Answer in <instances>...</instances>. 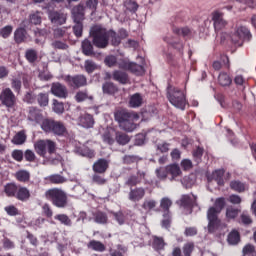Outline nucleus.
Instances as JSON below:
<instances>
[{
	"label": "nucleus",
	"mask_w": 256,
	"mask_h": 256,
	"mask_svg": "<svg viewBox=\"0 0 256 256\" xmlns=\"http://www.w3.org/2000/svg\"><path fill=\"white\" fill-rule=\"evenodd\" d=\"M137 119L139 118H131L126 120V122L120 125L121 129H123V131H127L128 133L135 131L137 129V124H135V121H137Z\"/></svg>",
	"instance_id": "4c0bfd02"
},
{
	"label": "nucleus",
	"mask_w": 256,
	"mask_h": 256,
	"mask_svg": "<svg viewBox=\"0 0 256 256\" xmlns=\"http://www.w3.org/2000/svg\"><path fill=\"white\" fill-rule=\"evenodd\" d=\"M172 31L175 35H179L184 39H189L193 35V30H191V28L189 27H182V28L173 27Z\"/></svg>",
	"instance_id": "c85d7f7f"
},
{
	"label": "nucleus",
	"mask_w": 256,
	"mask_h": 256,
	"mask_svg": "<svg viewBox=\"0 0 256 256\" xmlns=\"http://www.w3.org/2000/svg\"><path fill=\"white\" fill-rule=\"evenodd\" d=\"M34 149L39 157H47V152L49 155H53L57 152V144L49 139L38 140L34 143Z\"/></svg>",
	"instance_id": "39448f33"
},
{
	"label": "nucleus",
	"mask_w": 256,
	"mask_h": 256,
	"mask_svg": "<svg viewBox=\"0 0 256 256\" xmlns=\"http://www.w3.org/2000/svg\"><path fill=\"white\" fill-rule=\"evenodd\" d=\"M114 119L119 125H122V123L129 121V119H139V116L127 110H118L114 113Z\"/></svg>",
	"instance_id": "ddd939ff"
},
{
	"label": "nucleus",
	"mask_w": 256,
	"mask_h": 256,
	"mask_svg": "<svg viewBox=\"0 0 256 256\" xmlns=\"http://www.w3.org/2000/svg\"><path fill=\"white\" fill-rule=\"evenodd\" d=\"M51 93L55 97H59V99H67V96L69 95V92L67 91V86L55 82L51 86Z\"/></svg>",
	"instance_id": "2eb2a0df"
},
{
	"label": "nucleus",
	"mask_w": 256,
	"mask_h": 256,
	"mask_svg": "<svg viewBox=\"0 0 256 256\" xmlns=\"http://www.w3.org/2000/svg\"><path fill=\"white\" fill-rule=\"evenodd\" d=\"M133 62L129 61V59H120L119 62L117 63V66L122 69V71H129L131 68V65Z\"/></svg>",
	"instance_id": "052dcab7"
},
{
	"label": "nucleus",
	"mask_w": 256,
	"mask_h": 256,
	"mask_svg": "<svg viewBox=\"0 0 256 256\" xmlns=\"http://www.w3.org/2000/svg\"><path fill=\"white\" fill-rule=\"evenodd\" d=\"M229 245H239L241 243V234L237 230H232L227 237Z\"/></svg>",
	"instance_id": "c9c22d12"
},
{
	"label": "nucleus",
	"mask_w": 256,
	"mask_h": 256,
	"mask_svg": "<svg viewBox=\"0 0 256 256\" xmlns=\"http://www.w3.org/2000/svg\"><path fill=\"white\" fill-rule=\"evenodd\" d=\"M76 153L81 155V157H87L88 159H93L95 157V150L90 149L87 146L77 147Z\"/></svg>",
	"instance_id": "7c9ffc66"
},
{
	"label": "nucleus",
	"mask_w": 256,
	"mask_h": 256,
	"mask_svg": "<svg viewBox=\"0 0 256 256\" xmlns=\"http://www.w3.org/2000/svg\"><path fill=\"white\" fill-rule=\"evenodd\" d=\"M212 21L216 32L222 31L227 27V21L223 19V12L218 10L212 12Z\"/></svg>",
	"instance_id": "f8f14e48"
},
{
	"label": "nucleus",
	"mask_w": 256,
	"mask_h": 256,
	"mask_svg": "<svg viewBox=\"0 0 256 256\" xmlns=\"http://www.w3.org/2000/svg\"><path fill=\"white\" fill-rule=\"evenodd\" d=\"M47 181L52 183V185H62V183H65L67 179L60 174H52L47 177Z\"/></svg>",
	"instance_id": "37998d69"
},
{
	"label": "nucleus",
	"mask_w": 256,
	"mask_h": 256,
	"mask_svg": "<svg viewBox=\"0 0 256 256\" xmlns=\"http://www.w3.org/2000/svg\"><path fill=\"white\" fill-rule=\"evenodd\" d=\"M54 219L56 221H59L62 225H65L66 227H71V225H73V221H71V218H69L67 214L55 215Z\"/></svg>",
	"instance_id": "49530a36"
},
{
	"label": "nucleus",
	"mask_w": 256,
	"mask_h": 256,
	"mask_svg": "<svg viewBox=\"0 0 256 256\" xmlns=\"http://www.w3.org/2000/svg\"><path fill=\"white\" fill-rule=\"evenodd\" d=\"M103 93L107 95H113L117 93V86L113 82H105L102 86Z\"/></svg>",
	"instance_id": "3c124183"
},
{
	"label": "nucleus",
	"mask_w": 256,
	"mask_h": 256,
	"mask_svg": "<svg viewBox=\"0 0 256 256\" xmlns=\"http://www.w3.org/2000/svg\"><path fill=\"white\" fill-rule=\"evenodd\" d=\"M108 39H111V45H113V47H119V45H121V37L113 30L108 31Z\"/></svg>",
	"instance_id": "a18cd8bd"
},
{
	"label": "nucleus",
	"mask_w": 256,
	"mask_h": 256,
	"mask_svg": "<svg viewBox=\"0 0 256 256\" xmlns=\"http://www.w3.org/2000/svg\"><path fill=\"white\" fill-rule=\"evenodd\" d=\"M165 245H167V243H165V239H163V237H152V248L154 249V251H163L165 249Z\"/></svg>",
	"instance_id": "c756f323"
},
{
	"label": "nucleus",
	"mask_w": 256,
	"mask_h": 256,
	"mask_svg": "<svg viewBox=\"0 0 256 256\" xmlns=\"http://www.w3.org/2000/svg\"><path fill=\"white\" fill-rule=\"evenodd\" d=\"M208 219V232L215 233L221 225V220L219 219V211L215 207H210L207 211Z\"/></svg>",
	"instance_id": "6e6552de"
},
{
	"label": "nucleus",
	"mask_w": 256,
	"mask_h": 256,
	"mask_svg": "<svg viewBox=\"0 0 256 256\" xmlns=\"http://www.w3.org/2000/svg\"><path fill=\"white\" fill-rule=\"evenodd\" d=\"M52 109L54 113H57L58 115H61L65 111V105L63 102H59L57 99L53 100Z\"/></svg>",
	"instance_id": "4d7b16f0"
},
{
	"label": "nucleus",
	"mask_w": 256,
	"mask_h": 256,
	"mask_svg": "<svg viewBox=\"0 0 256 256\" xmlns=\"http://www.w3.org/2000/svg\"><path fill=\"white\" fill-rule=\"evenodd\" d=\"M102 141L103 143H106L107 145H113L115 143V138L113 137V133L111 131L106 130L102 134Z\"/></svg>",
	"instance_id": "6e6d98bb"
},
{
	"label": "nucleus",
	"mask_w": 256,
	"mask_h": 256,
	"mask_svg": "<svg viewBox=\"0 0 256 256\" xmlns=\"http://www.w3.org/2000/svg\"><path fill=\"white\" fill-rule=\"evenodd\" d=\"M64 80L71 89H81V87H87V76L83 74H76L74 76L67 75L65 76Z\"/></svg>",
	"instance_id": "1a4fd4ad"
},
{
	"label": "nucleus",
	"mask_w": 256,
	"mask_h": 256,
	"mask_svg": "<svg viewBox=\"0 0 256 256\" xmlns=\"http://www.w3.org/2000/svg\"><path fill=\"white\" fill-rule=\"evenodd\" d=\"M115 141L118 143V145H127V143L131 141V138H129V135L123 132H116Z\"/></svg>",
	"instance_id": "c03bdc74"
},
{
	"label": "nucleus",
	"mask_w": 256,
	"mask_h": 256,
	"mask_svg": "<svg viewBox=\"0 0 256 256\" xmlns=\"http://www.w3.org/2000/svg\"><path fill=\"white\" fill-rule=\"evenodd\" d=\"M24 159L28 163H35V161H37V156L35 155V152H33V150L27 149L24 152Z\"/></svg>",
	"instance_id": "e2e57ef3"
},
{
	"label": "nucleus",
	"mask_w": 256,
	"mask_h": 256,
	"mask_svg": "<svg viewBox=\"0 0 256 256\" xmlns=\"http://www.w3.org/2000/svg\"><path fill=\"white\" fill-rule=\"evenodd\" d=\"M92 183H95L96 185H106L107 179L105 177V174L95 173L92 175Z\"/></svg>",
	"instance_id": "603ef678"
},
{
	"label": "nucleus",
	"mask_w": 256,
	"mask_h": 256,
	"mask_svg": "<svg viewBox=\"0 0 256 256\" xmlns=\"http://www.w3.org/2000/svg\"><path fill=\"white\" fill-rule=\"evenodd\" d=\"M128 71H130V73H133V75H137L138 77L145 75V68L134 62H132V65L130 66Z\"/></svg>",
	"instance_id": "79ce46f5"
},
{
	"label": "nucleus",
	"mask_w": 256,
	"mask_h": 256,
	"mask_svg": "<svg viewBox=\"0 0 256 256\" xmlns=\"http://www.w3.org/2000/svg\"><path fill=\"white\" fill-rule=\"evenodd\" d=\"M146 176H147V173H145L144 171L138 170L137 175H131L128 177V179L125 182V185H127V187H130V189L133 187H137V185H141V183L143 182V179H145Z\"/></svg>",
	"instance_id": "4468645a"
},
{
	"label": "nucleus",
	"mask_w": 256,
	"mask_h": 256,
	"mask_svg": "<svg viewBox=\"0 0 256 256\" xmlns=\"http://www.w3.org/2000/svg\"><path fill=\"white\" fill-rule=\"evenodd\" d=\"M145 193L146 191L143 187L130 188L128 199L132 203H139L145 197Z\"/></svg>",
	"instance_id": "dca6fc26"
},
{
	"label": "nucleus",
	"mask_w": 256,
	"mask_h": 256,
	"mask_svg": "<svg viewBox=\"0 0 256 256\" xmlns=\"http://www.w3.org/2000/svg\"><path fill=\"white\" fill-rule=\"evenodd\" d=\"M155 173H156V177H158V179H160V181H165V179H167V175H169L167 172V167L157 168Z\"/></svg>",
	"instance_id": "338daca9"
},
{
	"label": "nucleus",
	"mask_w": 256,
	"mask_h": 256,
	"mask_svg": "<svg viewBox=\"0 0 256 256\" xmlns=\"http://www.w3.org/2000/svg\"><path fill=\"white\" fill-rule=\"evenodd\" d=\"M167 99L177 109H181V111H185V107L189 105L187 101V94L177 87H168L167 91Z\"/></svg>",
	"instance_id": "7ed1b4c3"
},
{
	"label": "nucleus",
	"mask_w": 256,
	"mask_h": 256,
	"mask_svg": "<svg viewBox=\"0 0 256 256\" xmlns=\"http://www.w3.org/2000/svg\"><path fill=\"white\" fill-rule=\"evenodd\" d=\"M166 170L168 175H171L170 181H175L177 177H181L182 175L181 168L177 164H170L166 166Z\"/></svg>",
	"instance_id": "a878e982"
},
{
	"label": "nucleus",
	"mask_w": 256,
	"mask_h": 256,
	"mask_svg": "<svg viewBox=\"0 0 256 256\" xmlns=\"http://www.w3.org/2000/svg\"><path fill=\"white\" fill-rule=\"evenodd\" d=\"M73 33L75 37H83V22H74Z\"/></svg>",
	"instance_id": "0e129e2a"
},
{
	"label": "nucleus",
	"mask_w": 256,
	"mask_h": 256,
	"mask_svg": "<svg viewBox=\"0 0 256 256\" xmlns=\"http://www.w3.org/2000/svg\"><path fill=\"white\" fill-rule=\"evenodd\" d=\"M93 219L95 223L98 225H105L109 221V217H107V213L102 211H96L92 213Z\"/></svg>",
	"instance_id": "2f4dec72"
},
{
	"label": "nucleus",
	"mask_w": 256,
	"mask_h": 256,
	"mask_svg": "<svg viewBox=\"0 0 256 256\" xmlns=\"http://www.w3.org/2000/svg\"><path fill=\"white\" fill-rule=\"evenodd\" d=\"M218 83L221 85V87H229L231 83H233V80L231 79V76L225 72H221L218 76Z\"/></svg>",
	"instance_id": "ea45409f"
},
{
	"label": "nucleus",
	"mask_w": 256,
	"mask_h": 256,
	"mask_svg": "<svg viewBox=\"0 0 256 256\" xmlns=\"http://www.w3.org/2000/svg\"><path fill=\"white\" fill-rule=\"evenodd\" d=\"M90 35L92 43L98 49H106L109 46V31L105 28L96 25L91 28Z\"/></svg>",
	"instance_id": "20e7f679"
},
{
	"label": "nucleus",
	"mask_w": 256,
	"mask_h": 256,
	"mask_svg": "<svg viewBox=\"0 0 256 256\" xmlns=\"http://www.w3.org/2000/svg\"><path fill=\"white\" fill-rule=\"evenodd\" d=\"M48 18L54 25H65L67 23V14L59 11H49Z\"/></svg>",
	"instance_id": "f3484780"
},
{
	"label": "nucleus",
	"mask_w": 256,
	"mask_h": 256,
	"mask_svg": "<svg viewBox=\"0 0 256 256\" xmlns=\"http://www.w3.org/2000/svg\"><path fill=\"white\" fill-rule=\"evenodd\" d=\"M141 105H143V95H141V93H135L130 96L129 107L132 109H138Z\"/></svg>",
	"instance_id": "bb28decb"
},
{
	"label": "nucleus",
	"mask_w": 256,
	"mask_h": 256,
	"mask_svg": "<svg viewBox=\"0 0 256 256\" xmlns=\"http://www.w3.org/2000/svg\"><path fill=\"white\" fill-rule=\"evenodd\" d=\"M128 248L125 245L118 244L116 245V248H110L109 249V255L110 256H125V253H127Z\"/></svg>",
	"instance_id": "58836bf2"
},
{
	"label": "nucleus",
	"mask_w": 256,
	"mask_h": 256,
	"mask_svg": "<svg viewBox=\"0 0 256 256\" xmlns=\"http://www.w3.org/2000/svg\"><path fill=\"white\" fill-rule=\"evenodd\" d=\"M173 201L171 199L164 197L160 200V209L162 210L163 215L171 214V206Z\"/></svg>",
	"instance_id": "f704fd0d"
},
{
	"label": "nucleus",
	"mask_w": 256,
	"mask_h": 256,
	"mask_svg": "<svg viewBox=\"0 0 256 256\" xmlns=\"http://www.w3.org/2000/svg\"><path fill=\"white\" fill-rule=\"evenodd\" d=\"M165 43L173 47V49H176V51L180 52V55H183V42H181L179 39L173 37L172 35H168L164 37Z\"/></svg>",
	"instance_id": "aec40b11"
},
{
	"label": "nucleus",
	"mask_w": 256,
	"mask_h": 256,
	"mask_svg": "<svg viewBox=\"0 0 256 256\" xmlns=\"http://www.w3.org/2000/svg\"><path fill=\"white\" fill-rule=\"evenodd\" d=\"M112 79L120 85H127L129 83V74L123 70H114L112 72Z\"/></svg>",
	"instance_id": "412c9836"
},
{
	"label": "nucleus",
	"mask_w": 256,
	"mask_h": 256,
	"mask_svg": "<svg viewBox=\"0 0 256 256\" xmlns=\"http://www.w3.org/2000/svg\"><path fill=\"white\" fill-rule=\"evenodd\" d=\"M82 53H84L86 57H93V55H95V51H93V43L88 39H85L82 42Z\"/></svg>",
	"instance_id": "e433bc0d"
},
{
	"label": "nucleus",
	"mask_w": 256,
	"mask_h": 256,
	"mask_svg": "<svg viewBox=\"0 0 256 256\" xmlns=\"http://www.w3.org/2000/svg\"><path fill=\"white\" fill-rule=\"evenodd\" d=\"M180 207H183V209H189L190 211L197 205V196L184 194L181 196L179 201L177 202Z\"/></svg>",
	"instance_id": "9d476101"
},
{
	"label": "nucleus",
	"mask_w": 256,
	"mask_h": 256,
	"mask_svg": "<svg viewBox=\"0 0 256 256\" xmlns=\"http://www.w3.org/2000/svg\"><path fill=\"white\" fill-rule=\"evenodd\" d=\"M239 213H241V210L238 208H235L233 206H229L226 209V219H228L229 221H231V219H235Z\"/></svg>",
	"instance_id": "864d4df0"
},
{
	"label": "nucleus",
	"mask_w": 256,
	"mask_h": 256,
	"mask_svg": "<svg viewBox=\"0 0 256 256\" xmlns=\"http://www.w3.org/2000/svg\"><path fill=\"white\" fill-rule=\"evenodd\" d=\"M251 37V32L247 27L238 26L231 36V41L234 45L241 47L243 45V41H251Z\"/></svg>",
	"instance_id": "423d86ee"
},
{
	"label": "nucleus",
	"mask_w": 256,
	"mask_h": 256,
	"mask_svg": "<svg viewBox=\"0 0 256 256\" xmlns=\"http://www.w3.org/2000/svg\"><path fill=\"white\" fill-rule=\"evenodd\" d=\"M27 141V134L23 130L16 133V135L12 138L13 145H23Z\"/></svg>",
	"instance_id": "a19ab883"
},
{
	"label": "nucleus",
	"mask_w": 256,
	"mask_h": 256,
	"mask_svg": "<svg viewBox=\"0 0 256 256\" xmlns=\"http://www.w3.org/2000/svg\"><path fill=\"white\" fill-rule=\"evenodd\" d=\"M242 256H256L255 246L246 244L242 249Z\"/></svg>",
	"instance_id": "13d9d810"
},
{
	"label": "nucleus",
	"mask_w": 256,
	"mask_h": 256,
	"mask_svg": "<svg viewBox=\"0 0 256 256\" xmlns=\"http://www.w3.org/2000/svg\"><path fill=\"white\" fill-rule=\"evenodd\" d=\"M24 57L30 65H35L39 61V52L35 48H28L25 51Z\"/></svg>",
	"instance_id": "b1692460"
},
{
	"label": "nucleus",
	"mask_w": 256,
	"mask_h": 256,
	"mask_svg": "<svg viewBox=\"0 0 256 256\" xmlns=\"http://www.w3.org/2000/svg\"><path fill=\"white\" fill-rule=\"evenodd\" d=\"M23 82L21 81V76H15L11 79V87L15 91V93H21V87Z\"/></svg>",
	"instance_id": "8fccbe9b"
},
{
	"label": "nucleus",
	"mask_w": 256,
	"mask_h": 256,
	"mask_svg": "<svg viewBox=\"0 0 256 256\" xmlns=\"http://www.w3.org/2000/svg\"><path fill=\"white\" fill-rule=\"evenodd\" d=\"M14 177L19 181V183H29L31 173H29L27 170H19L15 173Z\"/></svg>",
	"instance_id": "72a5a7b5"
},
{
	"label": "nucleus",
	"mask_w": 256,
	"mask_h": 256,
	"mask_svg": "<svg viewBox=\"0 0 256 256\" xmlns=\"http://www.w3.org/2000/svg\"><path fill=\"white\" fill-rule=\"evenodd\" d=\"M47 201H50L57 209H66L69 205L67 192L61 188H50L45 192Z\"/></svg>",
	"instance_id": "f03ea898"
},
{
	"label": "nucleus",
	"mask_w": 256,
	"mask_h": 256,
	"mask_svg": "<svg viewBox=\"0 0 256 256\" xmlns=\"http://www.w3.org/2000/svg\"><path fill=\"white\" fill-rule=\"evenodd\" d=\"M28 121L41 123L40 127L44 133L55 135L56 137H65L67 135V126L62 121H57L53 118L43 119L41 109L30 107L28 111Z\"/></svg>",
	"instance_id": "f257e3e1"
},
{
	"label": "nucleus",
	"mask_w": 256,
	"mask_h": 256,
	"mask_svg": "<svg viewBox=\"0 0 256 256\" xmlns=\"http://www.w3.org/2000/svg\"><path fill=\"white\" fill-rule=\"evenodd\" d=\"M72 19L74 22L85 21V6L78 4L72 8Z\"/></svg>",
	"instance_id": "6ab92c4d"
},
{
	"label": "nucleus",
	"mask_w": 256,
	"mask_h": 256,
	"mask_svg": "<svg viewBox=\"0 0 256 256\" xmlns=\"http://www.w3.org/2000/svg\"><path fill=\"white\" fill-rule=\"evenodd\" d=\"M104 63L105 65H107V67H115V65H117V57L113 56V55H109L106 56L104 59Z\"/></svg>",
	"instance_id": "774afa93"
},
{
	"label": "nucleus",
	"mask_w": 256,
	"mask_h": 256,
	"mask_svg": "<svg viewBox=\"0 0 256 256\" xmlns=\"http://www.w3.org/2000/svg\"><path fill=\"white\" fill-rule=\"evenodd\" d=\"M157 207V201L151 199V200H145L142 204V209L144 211H152V209H155Z\"/></svg>",
	"instance_id": "680f3d73"
},
{
	"label": "nucleus",
	"mask_w": 256,
	"mask_h": 256,
	"mask_svg": "<svg viewBox=\"0 0 256 256\" xmlns=\"http://www.w3.org/2000/svg\"><path fill=\"white\" fill-rule=\"evenodd\" d=\"M15 199L22 202L29 201V199H31V192L28 190L27 187L18 185Z\"/></svg>",
	"instance_id": "5701e85b"
},
{
	"label": "nucleus",
	"mask_w": 256,
	"mask_h": 256,
	"mask_svg": "<svg viewBox=\"0 0 256 256\" xmlns=\"http://www.w3.org/2000/svg\"><path fill=\"white\" fill-rule=\"evenodd\" d=\"M11 33H13V26L7 25L0 29V37L2 39H9L11 37Z\"/></svg>",
	"instance_id": "bf43d9fd"
},
{
	"label": "nucleus",
	"mask_w": 256,
	"mask_h": 256,
	"mask_svg": "<svg viewBox=\"0 0 256 256\" xmlns=\"http://www.w3.org/2000/svg\"><path fill=\"white\" fill-rule=\"evenodd\" d=\"M54 39H61L67 37V28H55L53 30Z\"/></svg>",
	"instance_id": "69168bd1"
},
{
	"label": "nucleus",
	"mask_w": 256,
	"mask_h": 256,
	"mask_svg": "<svg viewBox=\"0 0 256 256\" xmlns=\"http://www.w3.org/2000/svg\"><path fill=\"white\" fill-rule=\"evenodd\" d=\"M230 189L237 193H243L245 191V184L239 180H234L230 183Z\"/></svg>",
	"instance_id": "5fc2aeb1"
},
{
	"label": "nucleus",
	"mask_w": 256,
	"mask_h": 256,
	"mask_svg": "<svg viewBox=\"0 0 256 256\" xmlns=\"http://www.w3.org/2000/svg\"><path fill=\"white\" fill-rule=\"evenodd\" d=\"M36 100L40 107H47L49 105V94L41 92L36 96Z\"/></svg>",
	"instance_id": "09e8293b"
},
{
	"label": "nucleus",
	"mask_w": 256,
	"mask_h": 256,
	"mask_svg": "<svg viewBox=\"0 0 256 256\" xmlns=\"http://www.w3.org/2000/svg\"><path fill=\"white\" fill-rule=\"evenodd\" d=\"M88 249H92V251H97L98 253H103L107 247L101 241L91 240L87 244Z\"/></svg>",
	"instance_id": "473e14b6"
},
{
	"label": "nucleus",
	"mask_w": 256,
	"mask_h": 256,
	"mask_svg": "<svg viewBox=\"0 0 256 256\" xmlns=\"http://www.w3.org/2000/svg\"><path fill=\"white\" fill-rule=\"evenodd\" d=\"M87 99L90 101L93 100V96H89V92H87V90L78 91L75 95V101L77 103H83V101H87Z\"/></svg>",
	"instance_id": "de8ad7c7"
},
{
	"label": "nucleus",
	"mask_w": 256,
	"mask_h": 256,
	"mask_svg": "<svg viewBox=\"0 0 256 256\" xmlns=\"http://www.w3.org/2000/svg\"><path fill=\"white\" fill-rule=\"evenodd\" d=\"M18 189H19V185H17V183L10 182L4 186V193H5L6 197L16 198Z\"/></svg>",
	"instance_id": "cd10ccee"
},
{
	"label": "nucleus",
	"mask_w": 256,
	"mask_h": 256,
	"mask_svg": "<svg viewBox=\"0 0 256 256\" xmlns=\"http://www.w3.org/2000/svg\"><path fill=\"white\" fill-rule=\"evenodd\" d=\"M14 41L17 45L25 43L27 41V30L23 27H19L14 32Z\"/></svg>",
	"instance_id": "393cba45"
},
{
	"label": "nucleus",
	"mask_w": 256,
	"mask_h": 256,
	"mask_svg": "<svg viewBox=\"0 0 256 256\" xmlns=\"http://www.w3.org/2000/svg\"><path fill=\"white\" fill-rule=\"evenodd\" d=\"M78 123L84 129H92L93 125H95V118L91 114H83L79 117Z\"/></svg>",
	"instance_id": "4be33fe9"
},
{
	"label": "nucleus",
	"mask_w": 256,
	"mask_h": 256,
	"mask_svg": "<svg viewBox=\"0 0 256 256\" xmlns=\"http://www.w3.org/2000/svg\"><path fill=\"white\" fill-rule=\"evenodd\" d=\"M225 169L214 170L210 175H207L208 183L215 181L219 187L225 186Z\"/></svg>",
	"instance_id": "9b49d317"
},
{
	"label": "nucleus",
	"mask_w": 256,
	"mask_h": 256,
	"mask_svg": "<svg viewBox=\"0 0 256 256\" xmlns=\"http://www.w3.org/2000/svg\"><path fill=\"white\" fill-rule=\"evenodd\" d=\"M1 105L7 107V109H13L17 103V97L11 88H4L0 93Z\"/></svg>",
	"instance_id": "0eeeda50"
},
{
	"label": "nucleus",
	"mask_w": 256,
	"mask_h": 256,
	"mask_svg": "<svg viewBox=\"0 0 256 256\" xmlns=\"http://www.w3.org/2000/svg\"><path fill=\"white\" fill-rule=\"evenodd\" d=\"M107 169H109V162L104 158H99L92 165V170L94 173L105 174L107 173Z\"/></svg>",
	"instance_id": "a211bd4d"
}]
</instances>
